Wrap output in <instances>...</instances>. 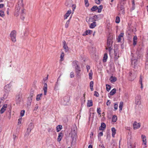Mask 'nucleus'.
<instances>
[{
    "label": "nucleus",
    "mask_w": 148,
    "mask_h": 148,
    "mask_svg": "<svg viewBox=\"0 0 148 148\" xmlns=\"http://www.w3.org/2000/svg\"><path fill=\"white\" fill-rule=\"evenodd\" d=\"M143 50L140 46L137 49L135 54L132 56L131 59V65L134 68L135 71H137L138 67V60L142 57Z\"/></svg>",
    "instance_id": "f257e3e1"
},
{
    "label": "nucleus",
    "mask_w": 148,
    "mask_h": 148,
    "mask_svg": "<svg viewBox=\"0 0 148 148\" xmlns=\"http://www.w3.org/2000/svg\"><path fill=\"white\" fill-rule=\"evenodd\" d=\"M20 8L19 6L16 7V8L15 12V15L16 16H18L19 14L21 12V16L20 18L21 19L23 20L24 19V15L25 14L24 13V10L23 9H21V12L20 11Z\"/></svg>",
    "instance_id": "f03ea898"
},
{
    "label": "nucleus",
    "mask_w": 148,
    "mask_h": 148,
    "mask_svg": "<svg viewBox=\"0 0 148 148\" xmlns=\"http://www.w3.org/2000/svg\"><path fill=\"white\" fill-rule=\"evenodd\" d=\"M69 97L68 96H66L64 97L61 103L64 105H68L69 104Z\"/></svg>",
    "instance_id": "7ed1b4c3"
},
{
    "label": "nucleus",
    "mask_w": 148,
    "mask_h": 148,
    "mask_svg": "<svg viewBox=\"0 0 148 148\" xmlns=\"http://www.w3.org/2000/svg\"><path fill=\"white\" fill-rule=\"evenodd\" d=\"M16 32L15 30H13L11 32L10 34V36L12 41L13 42H15L16 41Z\"/></svg>",
    "instance_id": "20e7f679"
},
{
    "label": "nucleus",
    "mask_w": 148,
    "mask_h": 148,
    "mask_svg": "<svg viewBox=\"0 0 148 148\" xmlns=\"http://www.w3.org/2000/svg\"><path fill=\"white\" fill-rule=\"evenodd\" d=\"M103 8V6L101 5H100L98 7L96 6H93L91 9L92 11H95L97 10V12L99 13H100L101 11V10Z\"/></svg>",
    "instance_id": "39448f33"
},
{
    "label": "nucleus",
    "mask_w": 148,
    "mask_h": 148,
    "mask_svg": "<svg viewBox=\"0 0 148 148\" xmlns=\"http://www.w3.org/2000/svg\"><path fill=\"white\" fill-rule=\"evenodd\" d=\"M136 74L135 73H132L131 71L129 73L128 78L130 80L132 81L136 78Z\"/></svg>",
    "instance_id": "423d86ee"
},
{
    "label": "nucleus",
    "mask_w": 148,
    "mask_h": 148,
    "mask_svg": "<svg viewBox=\"0 0 148 148\" xmlns=\"http://www.w3.org/2000/svg\"><path fill=\"white\" fill-rule=\"evenodd\" d=\"M22 94L21 93H18L16 96V104H19L21 100Z\"/></svg>",
    "instance_id": "0eeeda50"
},
{
    "label": "nucleus",
    "mask_w": 148,
    "mask_h": 148,
    "mask_svg": "<svg viewBox=\"0 0 148 148\" xmlns=\"http://www.w3.org/2000/svg\"><path fill=\"white\" fill-rule=\"evenodd\" d=\"M141 97L140 95H137L135 98V103L136 106L139 105L141 104Z\"/></svg>",
    "instance_id": "6e6552de"
},
{
    "label": "nucleus",
    "mask_w": 148,
    "mask_h": 148,
    "mask_svg": "<svg viewBox=\"0 0 148 148\" xmlns=\"http://www.w3.org/2000/svg\"><path fill=\"white\" fill-rule=\"evenodd\" d=\"M77 61H75L73 63V64H76V66L75 67V71L77 74L78 75L81 71V70H80V68L77 64Z\"/></svg>",
    "instance_id": "1a4fd4ad"
},
{
    "label": "nucleus",
    "mask_w": 148,
    "mask_h": 148,
    "mask_svg": "<svg viewBox=\"0 0 148 148\" xmlns=\"http://www.w3.org/2000/svg\"><path fill=\"white\" fill-rule=\"evenodd\" d=\"M133 128L134 130L136 129L139 128L140 126V123H137L136 122H134L133 125Z\"/></svg>",
    "instance_id": "9d476101"
},
{
    "label": "nucleus",
    "mask_w": 148,
    "mask_h": 148,
    "mask_svg": "<svg viewBox=\"0 0 148 148\" xmlns=\"http://www.w3.org/2000/svg\"><path fill=\"white\" fill-rule=\"evenodd\" d=\"M65 5L68 7H69L72 5V0H67L65 3Z\"/></svg>",
    "instance_id": "9b49d317"
},
{
    "label": "nucleus",
    "mask_w": 148,
    "mask_h": 148,
    "mask_svg": "<svg viewBox=\"0 0 148 148\" xmlns=\"http://www.w3.org/2000/svg\"><path fill=\"white\" fill-rule=\"evenodd\" d=\"M63 134L62 132H60L57 138V140L58 142L61 141L63 136Z\"/></svg>",
    "instance_id": "f8f14e48"
},
{
    "label": "nucleus",
    "mask_w": 148,
    "mask_h": 148,
    "mask_svg": "<svg viewBox=\"0 0 148 148\" xmlns=\"http://www.w3.org/2000/svg\"><path fill=\"white\" fill-rule=\"evenodd\" d=\"M47 86L46 83H44V86L43 90L44 91V95H46L47 94Z\"/></svg>",
    "instance_id": "ddd939ff"
},
{
    "label": "nucleus",
    "mask_w": 148,
    "mask_h": 148,
    "mask_svg": "<svg viewBox=\"0 0 148 148\" xmlns=\"http://www.w3.org/2000/svg\"><path fill=\"white\" fill-rule=\"evenodd\" d=\"M106 127V125L104 123H102L101 126L99 127V130H103L105 129Z\"/></svg>",
    "instance_id": "4468645a"
},
{
    "label": "nucleus",
    "mask_w": 148,
    "mask_h": 148,
    "mask_svg": "<svg viewBox=\"0 0 148 148\" xmlns=\"http://www.w3.org/2000/svg\"><path fill=\"white\" fill-rule=\"evenodd\" d=\"M7 105V104L4 105L1 108L0 112L1 114H3L6 109Z\"/></svg>",
    "instance_id": "2eb2a0df"
},
{
    "label": "nucleus",
    "mask_w": 148,
    "mask_h": 148,
    "mask_svg": "<svg viewBox=\"0 0 148 148\" xmlns=\"http://www.w3.org/2000/svg\"><path fill=\"white\" fill-rule=\"evenodd\" d=\"M141 137L143 139V144L144 145H146L147 141L146 136L144 135H142L141 136Z\"/></svg>",
    "instance_id": "dca6fc26"
},
{
    "label": "nucleus",
    "mask_w": 148,
    "mask_h": 148,
    "mask_svg": "<svg viewBox=\"0 0 148 148\" xmlns=\"http://www.w3.org/2000/svg\"><path fill=\"white\" fill-rule=\"evenodd\" d=\"M71 10H68L66 13L64 15V19H66L69 16L70 14L71 13Z\"/></svg>",
    "instance_id": "f3484780"
},
{
    "label": "nucleus",
    "mask_w": 148,
    "mask_h": 148,
    "mask_svg": "<svg viewBox=\"0 0 148 148\" xmlns=\"http://www.w3.org/2000/svg\"><path fill=\"white\" fill-rule=\"evenodd\" d=\"M112 39L110 38H108L107 41V46H109V45L112 46Z\"/></svg>",
    "instance_id": "a211bd4d"
},
{
    "label": "nucleus",
    "mask_w": 148,
    "mask_h": 148,
    "mask_svg": "<svg viewBox=\"0 0 148 148\" xmlns=\"http://www.w3.org/2000/svg\"><path fill=\"white\" fill-rule=\"evenodd\" d=\"M92 31L90 30H86L84 33L83 34V36H86L88 34H91L92 32Z\"/></svg>",
    "instance_id": "6ab92c4d"
},
{
    "label": "nucleus",
    "mask_w": 148,
    "mask_h": 148,
    "mask_svg": "<svg viewBox=\"0 0 148 148\" xmlns=\"http://www.w3.org/2000/svg\"><path fill=\"white\" fill-rule=\"evenodd\" d=\"M92 100H88L87 103V106L88 107H90L92 106Z\"/></svg>",
    "instance_id": "aec40b11"
},
{
    "label": "nucleus",
    "mask_w": 148,
    "mask_h": 148,
    "mask_svg": "<svg viewBox=\"0 0 148 148\" xmlns=\"http://www.w3.org/2000/svg\"><path fill=\"white\" fill-rule=\"evenodd\" d=\"M111 130L112 131V136L113 137H114L116 133V130L113 127L112 128Z\"/></svg>",
    "instance_id": "412c9836"
},
{
    "label": "nucleus",
    "mask_w": 148,
    "mask_h": 148,
    "mask_svg": "<svg viewBox=\"0 0 148 148\" xmlns=\"http://www.w3.org/2000/svg\"><path fill=\"white\" fill-rule=\"evenodd\" d=\"M96 26V23L94 21L92 23H91L90 25V27L91 28H93Z\"/></svg>",
    "instance_id": "4be33fe9"
},
{
    "label": "nucleus",
    "mask_w": 148,
    "mask_h": 148,
    "mask_svg": "<svg viewBox=\"0 0 148 148\" xmlns=\"http://www.w3.org/2000/svg\"><path fill=\"white\" fill-rule=\"evenodd\" d=\"M62 126L61 125H59L56 127V130L57 132H59L62 129Z\"/></svg>",
    "instance_id": "5701e85b"
},
{
    "label": "nucleus",
    "mask_w": 148,
    "mask_h": 148,
    "mask_svg": "<svg viewBox=\"0 0 148 148\" xmlns=\"http://www.w3.org/2000/svg\"><path fill=\"white\" fill-rule=\"evenodd\" d=\"M110 81L112 83L115 82L116 80L117 79L115 77H113L112 76L111 77L110 79Z\"/></svg>",
    "instance_id": "b1692460"
},
{
    "label": "nucleus",
    "mask_w": 148,
    "mask_h": 148,
    "mask_svg": "<svg viewBox=\"0 0 148 148\" xmlns=\"http://www.w3.org/2000/svg\"><path fill=\"white\" fill-rule=\"evenodd\" d=\"M124 35V34L123 33H121L118 36L117 38V40L118 42H119L121 41V38L123 37Z\"/></svg>",
    "instance_id": "393cba45"
},
{
    "label": "nucleus",
    "mask_w": 148,
    "mask_h": 148,
    "mask_svg": "<svg viewBox=\"0 0 148 148\" xmlns=\"http://www.w3.org/2000/svg\"><path fill=\"white\" fill-rule=\"evenodd\" d=\"M65 44V42H64V46H63V47L64 49L65 52H67L69 51V49L67 45H66Z\"/></svg>",
    "instance_id": "a878e982"
},
{
    "label": "nucleus",
    "mask_w": 148,
    "mask_h": 148,
    "mask_svg": "<svg viewBox=\"0 0 148 148\" xmlns=\"http://www.w3.org/2000/svg\"><path fill=\"white\" fill-rule=\"evenodd\" d=\"M108 58L107 54L106 53H105L104 57H103V61L104 62H106Z\"/></svg>",
    "instance_id": "bb28decb"
},
{
    "label": "nucleus",
    "mask_w": 148,
    "mask_h": 148,
    "mask_svg": "<svg viewBox=\"0 0 148 148\" xmlns=\"http://www.w3.org/2000/svg\"><path fill=\"white\" fill-rule=\"evenodd\" d=\"M32 97H29L28 98L27 105L30 106L31 104V103L32 101Z\"/></svg>",
    "instance_id": "cd10ccee"
},
{
    "label": "nucleus",
    "mask_w": 148,
    "mask_h": 148,
    "mask_svg": "<svg viewBox=\"0 0 148 148\" xmlns=\"http://www.w3.org/2000/svg\"><path fill=\"white\" fill-rule=\"evenodd\" d=\"M74 134H73V132H72L71 137L72 138L73 140H74L75 137L76 136L77 134L76 133V132L74 130Z\"/></svg>",
    "instance_id": "c85d7f7f"
},
{
    "label": "nucleus",
    "mask_w": 148,
    "mask_h": 148,
    "mask_svg": "<svg viewBox=\"0 0 148 148\" xmlns=\"http://www.w3.org/2000/svg\"><path fill=\"white\" fill-rule=\"evenodd\" d=\"M116 89L115 88H114L111 90L110 92V95H113L116 92Z\"/></svg>",
    "instance_id": "c756f323"
},
{
    "label": "nucleus",
    "mask_w": 148,
    "mask_h": 148,
    "mask_svg": "<svg viewBox=\"0 0 148 148\" xmlns=\"http://www.w3.org/2000/svg\"><path fill=\"white\" fill-rule=\"evenodd\" d=\"M142 80H143V76L141 75H140V80H139V82H140V84H141V88H143Z\"/></svg>",
    "instance_id": "7c9ffc66"
},
{
    "label": "nucleus",
    "mask_w": 148,
    "mask_h": 148,
    "mask_svg": "<svg viewBox=\"0 0 148 148\" xmlns=\"http://www.w3.org/2000/svg\"><path fill=\"white\" fill-rule=\"evenodd\" d=\"M88 17H87L86 18V20L88 23H89L90 22H92L94 20L93 18L92 17H90L89 18L88 21H87V20H88Z\"/></svg>",
    "instance_id": "2f4dec72"
},
{
    "label": "nucleus",
    "mask_w": 148,
    "mask_h": 148,
    "mask_svg": "<svg viewBox=\"0 0 148 148\" xmlns=\"http://www.w3.org/2000/svg\"><path fill=\"white\" fill-rule=\"evenodd\" d=\"M42 95V94H40L37 95L36 98V100L37 101H38L40 100V97H41Z\"/></svg>",
    "instance_id": "473e14b6"
},
{
    "label": "nucleus",
    "mask_w": 148,
    "mask_h": 148,
    "mask_svg": "<svg viewBox=\"0 0 148 148\" xmlns=\"http://www.w3.org/2000/svg\"><path fill=\"white\" fill-rule=\"evenodd\" d=\"M117 120V117L116 115H114L112 117V121L113 122H116Z\"/></svg>",
    "instance_id": "72a5a7b5"
},
{
    "label": "nucleus",
    "mask_w": 148,
    "mask_h": 148,
    "mask_svg": "<svg viewBox=\"0 0 148 148\" xmlns=\"http://www.w3.org/2000/svg\"><path fill=\"white\" fill-rule=\"evenodd\" d=\"M34 127L33 124L32 123H30L29 124L28 128L30 129L31 130H32L33 128Z\"/></svg>",
    "instance_id": "f704fd0d"
},
{
    "label": "nucleus",
    "mask_w": 148,
    "mask_h": 148,
    "mask_svg": "<svg viewBox=\"0 0 148 148\" xmlns=\"http://www.w3.org/2000/svg\"><path fill=\"white\" fill-rule=\"evenodd\" d=\"M93 73L92 71L91 70L90 71V72L89 73V78L90 79H92V75Z\"/></svg>",
    "instance_id": "c9c22d12"
},
{
    "label": "nucleus",
    "mask_w": 148,
    "mask_h": 148,
    "mask_svg": "<svg viewBox=\"0 0 148 148\" xmlns=\"http://www.w3.org/2000/svg\"><path fill=\"white\" fill-rule=\"evenodd\" d=\"M123 103L122 102H121L119 104V110L121 111L122 109L123 106Z\"/></svg>",
    "instance_id": "e433bc0d"
},
{
    "label": "nucleus",
    "mask_w": 148,
    "mask_h": 148,
    "mask_svg": "<svg viewBox=\"0 0 148 148\" xmlns=\"http://www.w3.org/2000/svg\"><path fill=\"white\" fill-rule=\"evenodd\" d=\"M64 53L63 52H62L61 54V56H60V61H62L63 60H64L63 58H64Z\"/></svg>",
    "instance_id": "4c0bfd02"
},
{
    "label": "nucleus",
    "mask_w": 148,
    "mask_h": 148,
    "mask_svg": "<svg viewBox=\"0 0 148 148\" xmlns=\"http://www.w3.org/2000/svg\"><path fill=\"white\" fill-rule=\"evenodd\" d=\"M106 90L108 91H109L111 89L110 86L108 84L106 85Z\"/></svg>",
    "instance_id": "58836bf2"
},
{
    "label": "nucleus",
    "mask_w": 148,
    "mask_h": 148,
    "mask_svg": "<svg viewBox=\"0 0 148 148\" xmlns=\"http://www.w3.org/2000/svg\"><path fill=\"white\" fill-rule=\"evenodd\" d=\"M70 21V19H69V20H68L66 22L65 25V27L67 28L69 26V23Z\"/></svg>",
    "instance_id": "ea45409f"
},
{
    "label": "nucleus",
    "mask_w": 148,
    "mask_h": 148,
    "mask_svg": "<svg viewBox=\"0 0 148 148\" xmlns=\"http://www.w3.org/2000/svg\"><path fill=\"white\" fill-rule=\"evenodd\" d=\"M5 16L4 12L2 10L0 11V16L2 17H3Z\"/></svg>",
    "instance_id": "a19ab883"
},
{
    "label": "nucleus",
    "mask_w": 148,
    "mask_h": 148,
    "mask_svg": "<svg viewBox=\"0 0 148 148\" xmlns=\"http://www.w3.org/2000/svg\"><path fill=\"white\" fill-rule=\"evenodd\" d=\"M120 21V18L119 16H117L116 18V23H119Z\"/></svg>",
    "instance_id": "79ce46f5"
},
{
    "label": "nucleus",
    "mask_w": 148,
    "mask_h": 148,
    "mask_svg": "<svg viewBox=\"0 0 148 148\" xmlns=\"http://www.w3.org/2000/svg\"><path fill=\"white\" fill-rule=\"evenodd\" d=\"M135 147V146H134L131 143H130L128 145V148H134Z\"/></svg>",
    "instance_id": "37998d69"
},
{
    "label": "nucleus",
    "mask_w": 148,
    "mask_h": 148,
    "mask_svg": "<svg viewBox=\"0 0 148 148\" xmlns=\"http://www.w3.org/2000/svg\"><path fill=\"white\" fill-rule=\"evenodd\" d=\"M34 91L33 90H31L29 97H33L34 95Z\"/></svg>",
    "instance_id": "c03bdc74"
},
{
    "label": "nucleus",
    "mask_w": 148,
    "mask_h": 148,
    "mask_svg": "<svg viewBox=\"0 0 148 148\" xmlns=\"http://www.w3.org/2000/svg\"><path fill=\"white\" fill-rule=\"evenodd\" d=\"M32 130H30V129L27 128V132L26 133V134L29 135V133Z\"/></svg>",
    "instance_id": "a18cd8bd"
},
{
    "label": "nucleus",
    "mask_w": 148,
    "mask_h": 148,
    "mask_svg": "<svg viewBox=\"0 0 148 148\" xmlns=\"http://www.w3.org/2000/svg\"><path fill=\"white\" fill-rule=\"evenodd\" d=\"M84 2L86 6V7H88L89 5L88 0H84Z\"/></svg>",
    "instance_id": "49530a36"
},
{
    "label": "nucleus",
    "mask_w": 148,
    "mask_h": 148,
    "mask_svg": "<svg viewBox=\"0 0 148 148\" xmlns=\"http://www.w3.org/2000/svg\"><path fill=\"white\" fill-rule=\"evenodd\" d=\"M25 111L24 110H21L20 112V115L21 116H24Z\"/></svg>",
    "instance_id": "de8ad7c7"
},
{
    "label": "nucleus",
    "mask_w": 148,
    "mask_h": 148,
    "mask_svg": "<svg viewBox=\"0 0 148 148\" xmlns=\"http://www.w3.org/2000/svg\"><path fill=\"white\" fill-rule=\"evenodd\" d=\"M101 111L100 110V108H97V112L98 113L99 115H100L101 114Z\"/></svg>",
    "instance_id": "09e8293b"
},
{
    "label": "nucleus",
    "mask_w": 148,
    "mask_h": 148,
    "mask_svg": "<svg viewBox=\"0 0 148 148\" xmlns=\"http://www.w3.org/2000/svg\"><path fill=\"white\" fill-rule=\"evenodd\" d=\"M94 95L95 96H96V97H99V93L97 91H95L94 92Z\"/></svg>",
    "instance_id": "8fccbe9b"
},
{
    "label": "nucleus",
    "mask_w": 148,
    "mask_h": 148,
    "mask_svg": "<svg viewBox=\"0 0 148 148\" xmlns=\"http://www.w3.org/2000/svg\"><path fill=\"white\" fill-rule=\"evenodd\" d=\"M48 75H47V77L44 78L43 79V83H45V82L48 79Z\"/></svg>",
    "instance_id": "3c124183"
},
{
    "label": "nucleus",
    "mask_w": 148,
    "mask_h": 148,
    "mask_svg": "<svg viewBox=\"0 0 148 148\" xmlns=\"http://www.w3.org/2000/svg\"><path fill=\"white\" fill-rule=\"evenodd\" d=\"M94 84V82L93 81H91L90 83V87H93Z\"/></svg>",
    "instance_id": "603ef678"
},
{
    "label": "nucleus",
    "mask_w": 148,
    "mask_h": 148,
    "mask_svg": "<svg viewBox=\"0 0 148 148\" xmlns=\"http://www.w3.org/2000/svg\"><path fill=\"white\" fill-rule=\"evenodd\" d=\"M102 0H95V3L97 4H99L100 3V1Z\"/></svg>",
    "instance_id": "864d4df0"
},
{
    "label": "nucleus",
    "mask_w": 148,
    "mask_h": 148,
    "mask_svg": "<svg viewBox=\"0 0 148 148\" xmlns=\"http://www.w3.org/2000/svg\"><path fill=\"white\" fill-rule=\"evenodd\" d=\"M118 104L117 103H115L114 105V108L115 110H116L118 108Z\"/></svg>",
    "instance_id": "5fc2aeb1"
},
{
    "label": "nucleus",
    "mask_w": 148,
    "mask_h": 148,
    "mask_svg": "<svg viewBox=\"0 0 148 148\" xmlns=\"http://www.w3.org/2000/svg\"><path fill=\"white\" fill-rule=\"evenodd\" d=\"M74 76V73L73 72H71L70 73V77H73Z\"/></svg>",
    "instance_id": "6e6d98bb"
},
{
    "label": "nucleus",
    "mask_w": 148,
    "mask_h": 148,
    "mask_svg": "<svg viewBox=\"0 0 148 148\" xmlns=\"http://www.w3.org/2000/svg\"><path fill=\"white\" fill-rule=\"evenodd\" d=\"M93 18V20L94 21H96V20L97 18V15H94L92 17Z\"/></svg>",
    "instance_id": "4d7b16f0"
},
{
    "label": "nucleus",
    "mask_w": 148,
    "mask_h": 148,
    "mask_svg": "<svg viewBox=\"0 0 148 148\" xmlns=\"http://www.w3.org/2000/svg\"><path fill=\"white\" fill-rule=\"evenodd\" d=\"M107 47L108 48V50L109 52L111 51L112 50V48H111L112 46L111 45H109V46H107Z\"/></svg>",
    "instance_id": "13d9d810"
},
{
    "label": "nucleus",
    "mask_w": 148,
    "mask_h": 148,
    "mask_svg": "<svg viewBox=\"0 0 148 148\" xmlns=\"http://www.w3.org/2000/svg\"><path fill=\"white\" fill-rule=\"evenodd\" d=\"M103 134L102 132H100L98 134V137H99V136H103Z\"/></svg>",
    "instance_id": "bf43d9fd"
},
{
    "label": "nucleus",
    "mask_w": 148,
    "mask_h": 148,
    "mask_svg": "<svg viewBox=\"0 0 148 148\" xmlns=\"http://www.w3.org/2000/svg\"><path fill=\"white\" fill-rule=\"evenodd\" d=\"M110 101L109 100H108L107 101V102H106V105L107 106H108L110 105Z\"/></svg>",
    "instance_id": "052dcab7"
},
{
    "label": "nucleus",
    "mask_w": 148,
    "mask_h": 148,
    "mask_svg": "<svg viewBox=\"0 0 148 148\" xmlns=\"http://www.w3.org/2000/svg\"><path fill=\"white\" fill-rule=\"evenodd\" d=\"M38 105L37 104H36L35 106V107L34 108V110H37L38 109Z\"/></svg>",
    "instance_id": "680f3d73"
},
{
    "label": "nucleus",
    "mask_w": 148,
    "mask_h": 148,
    "mask_svg": "<svg viewBox=\"0 0 148 148\" xmlns=\"http://www.w3.org/2000/svg\"><path fill=\"white\" fill-rule=\"evenodd\" d=\"M147 55L146 56V62L145 63L146 66H147L148 65V60H147Z\"/></svg>",
    "instance_id": "e2e57ef3"
},
{
    "label": "nucleus",
    "mask_w": 148,
    "mask_h": 148,
    "mask_svg": "<svg viewBox=\"0 0 148 148\" xmlns=\"http://www.w3.org/2000/svg\"><path fill=\"white\" fill-rule=\"evenodd\" d=\"M133 44L134 45H136L137 43V40H133Z\"/></svg>",
    "instance_id": "0e129e2a"
},
{
    "label": "nucleus",
    "mask_w": 148,
    "mask_h": 148,
    "mask_svg": "<svg viewBox=\"0 0 148 148\" xmlns=\"http://www.w3.org/2000/svg\"><path fill=\"white\" fill-rule=\"evenodd\" d=\"M137 40V36H134L133 37V40Z\"/></svg>",
    "instance_id": "69168bd1"
},
{
    "label": "nucleus",
    "mask_w": 148,
    "mask_h": 148,
    "mask_svg": "<svg viewBox=\"0 0 148 148\" xmlns=\"http://www.w3.org/2000/svg\"><path fill=\"white\" fill-rule=\"evenodd\" d=\"M8 87H9V85H7L5 86L4 89H7V88H8H8H9Z\"/></svg>",
    "instance_id": "338daca9"
},
{
    "label": "nucleus",
    "mask_w": 148,
    "mask_h": 148,
    "mask_svg": "<svg viewBox=\"0 0 148 148\" xmlns=\"http://www.w3.org/2000/svg\"><path fill=\"white\" fill-rule=\"evenodd\" d=\"M121 10V11L120 12L122 14H124L125 12H124V9L123 10Z\"/></svg>",
    "instance_id": "774afa93"
}]
</instances>
